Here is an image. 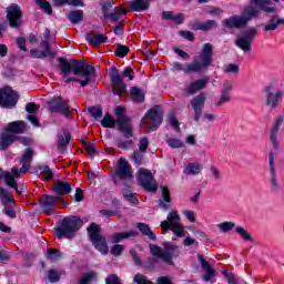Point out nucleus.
Returning <instances> with one entry per match:
<instances>
[{"label":"nucleus","instance_id":"1","mask_svg":"<svg viewBox=\"0 0 284 284\" xmlns=\"http://www.w3.org/2000/svg\"><path fill=\"white\" fill-rule=\"evenodd\" d=\"M250 4L244 6L241 14H234L222 21V26L227 30H243L247 28L250 21L258 19L261 11L272 14L276 9L272 6V0H250Z\"/></svg>","mask_w":284,"mask_h":284},{"label":"nucleus","instance_id":"2","mask_svg":"<svg viewBox=\"0 0 284 284\" xmlns=\"http://www.w3.org/2000/svg\"><path fill=\"white\" fill-rule=\"evenodd\" d=\"M59 62V68L62 72V74H70V72H73L75 77H84V80H79L78 78H68L65 80V83H80L81 88H85V85H89V83L92 81V77L97 70L93 65L88 64V62L83 60H77V59H65L64 57H60L57 59Z\"/></svg>","mask_w":284,"mask_h":284},{"label":"nucleus","instance_id":"3","mask_svg":"<svg viewBox=\"0 0 284 284\" xmlns=\"http://www.w3.org/2000/svg\"><path fill=\"white\" fill-rule=\"evenodd\" d=\"M210 65H212V44L204 43L199 58H194L193 63L186 64L184 72L186 74H190V72H203V70H207ZM172 68L176 70V72H183V64L180 62H173Z\"/></svg>","mask_w":284,"mask_h":284},{"label":"nucleus","instance_id":"4","mask_svg":"<svg viewBox=\"0 0 284 284\" xmlns=\"http://www.w3.org/2000/svg\"><path fill=\"white\" fill-rule=\"evenodd\" d=\"M83 227V220L77 215L65 216L58 227H55V234L58 239L72 240L77 232Z\"/></svg>","mask_w":284,"mask_h":284},{"label":"nucleus","instance_id":"5","mask_svg":"<svg viewBox=\"0 0 284 284\" xmlns=\"http://www.w3.org/2000/svg\"><path fill=\"white\" fill-rule=\"evenodd\" d=\"M90 243L94 250L100 252L103 256L110 253V246L108 240L101 234V226L94 222H91L87 229Z\"/></svg>","mask_w":284,"mask_h":284},{"label":"nucleus","instance_id":"6","mask_svg":"<svg viewBox=\"0 0 284 284\" xmlns=\"http://www.w3.org/2000/svg\"><path fill=\"white\" fill-rule=\"evenodd\" d=\"M265 105L271 110H276L281 103H283L284 92L283 89L276 88L275 82H270L264 87Z\"/></svg>","mask_w":284,"mask_h":284},{"label":"nucleus","instance_id":"7","mask_svg":"<svg viewBox=\"0 0 284 284\" xmlns=\"http://www.w3.org/2000/svg\"><path fill=\"white\" fill-rule=\"evenodd\" d=\"M129 179H132V165L125 158H120L118 168L111 174V181L114 185H123V181H129Z\"/></svg>","mask_w":284,"mask_h":284},{"label":"nucleus","instance_id":"8","mask_svg":"<svg viewBox=\"0 0 284 284\" xmlns=\"http://www.w3.org/2000/svg\"><path fill=\"white\" fill-rule=\"evenodd\" d=\"M115 116L119 132L122 133L124 139H132L134 130L131 124L132 120L125 115V109L123 106L115 108Z\"/></svg>","mask_w":284,"mask_h":284},{"label":"nucleus","instance_id":"9","mask_svg":"<svg viewBox=\"0 0 284 284\" xmlns=\"http://www.w3.org/2000/svg\"><path fill=\"white\" fill-rule=\"evenodd\" d=\"M48 110L51 114H62L64 119H74L72 108L61 97H54L48 102Z\"/></svg>","mask_w":284,"mask_h":284},{"label":"nucleus","instance_id":"10","mask_svg":"<svg viewBox=\"0 0 284 284\" xmlns=\"http://www.w3.org/2000/svg\"><path fill=\"white\" fill-rule=\"evenodd\" d=\"M102 14L103 18L108 21H111V23H118L119 19L122 17H126L128 10L123 9V6H120L121 10H114L113 12H110L112 8H114V4H112V1L106 0L102 4Z\"/></svg>","mask_w":284,"mask_h":284},{"label":"nucleus","instance_id":"11","mask_svg":"<svg viewBox=\"0 0 284 284\" xmlns=\"http://www.w3.org/2000/svg\"><path fill=\"white\" fill-rule=\"evenodd\" d=\"M19 103V93L10 87L0 89V108H14Z\"/></svg>","mask_w":284,"mask_h":284},{"label":"nucleus","instance_id":"12","mask_svg":"<svg viewBox=\"0 0 284 284\" xmlns=\"http://www.w3.org/2000/svg\"><path fill=\"white\" fill-rule=\"evenodd\" d=\"M110 79L113 88V94L115 97H123L128 92V85L123 82V78L116 67H112L110 70Z\"/></svg>","mask_w":284,"mask_h":284},{"label":"nucleus","instance_id":"13","mask_svg":"<svg viewBox=\"0 0 284 284\" xmlns=\"http://www.w3.org/2000/svg\"><path fill=\"white\" fill-rule=\"evenodd\" d=\"M138 183L145 192H158L159 190V184L154 181V175H152V172L148 171V169H140Z\"/></svg>","mask_w":284,"mask_h":284},{"label":"nucleus","instance_id":"14","mask_svg":"<svg viewBox=\"0 0 284 284\" xmlns=\"http://www.w3.org/2000/svg\"><path fill=\"white\" fill-rule=\"evenodd\" d=\"M256 28H251L241 32V36L236 39L235 45L243 50V52H250L252 50V42L256 38Z\"/></svg>","mask_w":284,"mask_h":284},{"label":"nucleus","instance_id":"15","mask_svg":"<svg viewBox=\"0 0 284 284\" xmlns=\"http://www.w3.org/2000/svg\"><path fill=\"white\" fill-rule=\"evenodd\" d=\"M232 92H234V82L224 80L220 83V98L215 101L214 105L221 108L225 103L232 101Z\"/></svg>","mask_w":284,"mask_h":284},{"label":"nucleus","instance_id":"16","mask_svg":"<svg viewBox=\"0 0 284 284\" xmlns=\"http://www.w3.org/2000/svg\"><path fill=\"white\" fill-rule=\"evenodd\" d=\"M40 49H31L30 58L31 59H54L57 57V51L52 50V45L48 40H42L40 42Z\"/></svg>","mask_w":284,"mask_h":284},{"label":"nucleus","instance_id":"17","mask_svg":"<svg viewBox=\"0 0 284 284\" xmlns=\"http://www.w3.org/2000/svg\"><path fill=\"white\" fill-rule=\"evenodd\" d=\"M21 19H23L21 7L17 3H11L7 8V21H9V27L19 28V26H21Z\"/></svg>","mask_w":284,"mask_h":284},{"label":"nucleus","instance_id":"18","mask_svg":"<svg viewBox=\"0 0 284 284\" xmlns=\"http://www.w3.org/2000/svg\"><path fill=\"white\" fill-rule=\"evenodd\" d=\"M270 165V183L272 194H278L281 191V184H278V173H276V166L274 165V153L268 154Z\"/></svg>","mask_w":284,"mask_h":284},{"label":"nucleus","instance_id":"19","mask_svg":"<svg viewBox=\"0 0 284 284\" xmlns=\"http://www.w3.org/2000/svg\"><path fill=\"white\" fill-rule=\"evenodd\" d=\"M206 99L205 93H200L190 101L191 108L194 110V121L196 123H199L201 116H203V108L205 106Z\"/></svg>","mask_w":284,"mask_h":284},{"label":"nucleus","instance_id":"20","mask_svg":"<svg viewBox=\"0 0 284 284\" xmlns=\"http://www.w3.org/2000/svg\"><path fill=\"white\" fill-rule=\"evenodd\" d=\"M145 119H151L154 123L151 124L150 130H158L159 125L163 123V109L161 105L155 104L145 113Z\"/></svg>","mask_w":284,"mask_h":284},{"label":"nucleus","instance_id":"21","mask_svg":"<svg viewBox=\"0 0 284 284\" xmlns=\"http://www.w3.org/2000/svg\"><path fill=\"white\" fill-rule=\"evenodd\" d=\"M164 247V263L166 265H174V258L181 256V247L169 242L163 243Z\"/></svg>","mask_w":284,"mask_h":284},{"label":"nucleus","instance_id":"22","mask_svg":"<svg viewBox=\"0 0 284 284\" xmlns=\"http://www.w3.org/2000/svg\"><path fill=\"white\" fill-rule=\"evenodd\" d=\"M59 201V197L54 195H42L38 199V203L45 214L52 216L54 214V203Z\"/></svg>","mask_w":284,"mask_h":284},{"label":"nucleus","instance_id":"23","mask_svg":"<svg viewBox=\"0 0 284 284\" xmlns=\"http://www.w3.org/2000/svg\"><path fill=\"white\" fill-rule=\"evenodd\" d=\"M206 87H207V81L205 79H200L194 82H191L184 89L185 97H192V94H196V92H201V90H205Z\"/></svg>","mask_w":284,"mask_h":284},{"label":"nucleus","instance_id":"24","mask_svg":"<svg viewBox=\"0 0 284 284\" xmlns=\"http://www.w3.org/2000/svg\"><path fill=\"white\" fill-rule=\"evenodd\" d=\"M19 139V135H14L12 133H8V131H3L0 133V151L6 152L10 148V145L14 144V141Z\"/></svg>","mask_w":284,"mask_h":284},{"label":"nucleus","instance_id":"25","mask_svg":"<svg viewBox=\"0 0 284 284\" xmlns=\"http://www.w3.org/2000/svg\"><path fill=\"white\" fill-rule=\"evenodd\" d=\"M57 196H65L72 193V184L62 180H58L52 187Z\"/></svg>","mask_w":284,"mask_h":284},{"label":"nucleus","instance_id":"26","mask_svg":"<svg viewBox=\"0 0 284 284\" xmlns=\"http://www.w3.org/2000/svg\"><path fill=\"white\" fill-rule=\"evenodd\" d=\"M284 118L280 115L275 122L273 128L271 129V143L274 150H278V131L281 130V125H283Z\"/></svg>","mask_w":284,"mask_h":284},{"label":"nucleus","instance_id":"27","mask_svg":"<svg viewBox=\"0 0 284 284\" xmlns=\"http://www.w3.org/2000/svg\"><path fill=\"white\" fill-rule=\"evenodd\" d=\"M84 39L88 41V43H90V45H93L94 48H99L108 42V36L103 33L92 34L88 32Z\"/></svg>","mask_w":284,"mask_h":284},{"label":"nucleus","instance_id":"28","mask_svg":"<svg viewBox=\"0 0 284 284\" xmlns=\"http://www.w3.org/2000/svg\"><path fill=\"white\" fill-rule=\"evenodd\" d=\"M161 196L162 199L159 200V206L161 207V210H170L172 205V193H170V187L162 186Z\"/></svg>","mask_w":284,"mask_h":284},{"label":"nucleus","instance_id":"29","mask_svg":"<svg viewBox=\"0 0 284 284\" xmlns=\"http://www.w3.org/2000/svg\"><path fill=\"white\" fill-rule=\"evenodd\" d=\"M70 141H72V134L70 131H63V134L58 138V151L60 154H63L68 151V145H70Z\"/></svg>","mask_w":284,"mask_h":284},{"label":"nucleus","instance_id":"30","mask_svg":"<svg viewBox=\"0 0 284 284\" xmlns=\"http://www.w3.org/2000/svg\"><path fill=\"white\" fill-rule=\"evenodd\" d=\"M9 134H23L26 132V122L23 121H13L8 124L4 129Z\"/></svg>","mask_w":284,"mask_h":284},{"label":"nucleus","instance_id":"31","mask_svg":"<svg viewBox=\"0 0 284 284\" xmlns=\"http://www.w3.org/2000/svg\"><path fill=\"white\" fill-rule=\"evenodd\" d=\"M197 260L202 266V270L206 272L203 277L204 281H212V278H214V271L212 270V265H210V262H207L205 257H203V255L201 254H197Z\"/></svg>","mask_w":284,"mask_h":284},{"label":"nucleus","instance_id":"32","mask_svg":"<svg viewBox=\"0 0 284 284\" xmlns=\"http://www.w3.org/2000/svg\"><path fill=\"white\" fill-rule=\"evenodd\" d=\"M166 219L168 221L161 222V227L163 232H168L170 227H172L173 225H176V223L181 221V217L179 216V213L176 211H172L171 213H169Z\"/></svg>","mask_w":284,"mask_h":284},{"label":"nucleus","instance_id":"33","mask_svg":"<svg viewBox=\"0 0 284 284\" xmlns=\"http://www.w3.org/2000/svg\"><path fill=\"white\" fill-rule=\"evenodd\" d=\"M138 232L134 230H130L126 232H119V233H114L111 236L112 243H121V241H125L128 239H136L138 236Z\"/></svg>","mask_w":284,"mask_h":284},{"label":"nucleus","instance_id":"34","mask_svg":"<svg viewBox=\"0 0 284 284\" xmlns=\"http://www.w3.org/2000/svg\"><path fill=\"white\" fill-rule=\"evenodd\" d=\"M130 9L131 12H145V10H150V0H132Z\"/></svg>","mask_w":284,"mask_h":284},{"label":"nucleus","instance_id":"35","mask_svg":"<svg viewBox=\"0 0 284 284\" xmlns=\"http://www.w3.org/2000/svg\"><path fill=\"white\" fill-rule=\"evenodd\" d=\"M129 99H131L133 103H143V101H145V92L139 87H132L129 91Z\"/></svg>","mask_w":284,"mask_h":284},{"label":"nucleus","instance_id":"36","mask_svg":"<svg viewBox=\"0 0 284 284\" xmlns=\"http://www.w3.org/2000/svg\"><path fill=\"white\" fill-rule=\"evenodd\" d=\"M136 229L142 236H146L150 241H156V234H154V231L146 223L138 222Z\"/></svg>","mask_w":284,"mask_h":284},{"label":"nucleus","instance_id":"37","mask_svg":"<svg viewBox=\"0 0 284 284\" xmlns=\"http://www.w3.org/2000/svg\"><path fill=\"white\" fill-rule=\"evenodd\" d=\"M67 19L71 21L73 26L81 23V21H83V10L70 11L67 16Z\"/></svg>","mask_w":284,"mask_h":284},{"label":"nucleus","instance_id":"38","mask_svg":"<svg viewBox=\"0 0 284 284\" xmlns=\"http://www.w3.org/2000/svg\"><path fill=\"white\" fill-rule=\"evenodd\" d=\"M2 178H4L6 184L11 187V190H16V192H19V183H17V180L14 176H12V173L4 171L2 172Z\"/></svg>","mask_w":284,"mask_h":284},{"label":"nucleus","instance_id":"39","mask_svg":"<svg viewBox=\"0 0 284 284\" xmlns=\"http://www.w3.org/2000/svg\"><path fill=\"white\" fill-rule=\"evenodd\" d=\"M211 28H214V20H207L206 22H199L192 24V30H202L203 32H207V30H211Z\"/></svg>","mask_w":284,"mask_h":284},{"label":"nucleus","instance_id":"40","mask_svg":"<svg viewBox=\"0 0 284 284\" xmlns=\"http://www.w3.org/2000/svg\"><path fill=\"white\" fill-rule=\"evenodd\" d=\"M38 170L40 171V174L47 175L44 178L45 183H48L54 179V173L52 172V169H50V166L48 164L38 165Z\"/></svg>","mask_w":284,"mask_h":284},{"label":"nucleus","instance_id":"41","mask_svg":"<svg viewBox=\"0 0 284 284\" xmlns=\"http://www.w3.org/2000/svg\"><path fill=\"white\" fill-rule=\"evenodd\" d=\"M102 128L114 129L116 128V120L110 113H105L103 119L101 120Z\"/></svg>","mask_w":284,"mask_h":284},{"label":"nucleus","instance_id":"42","mask_svg":"<svg viewBox=\"0 0 284 284\" xmlns=\"http://www.w3.org/2000/svg\"><path fill=\"white\" fill-rule=\"evenodd\" d=\"M235 232L236 234H240L241 239H243V241H245L246 243H254V237L252 236V234H250V232L244 230L243 226H236Z\"/></svg>","mask_w":284,"mask_h":284},{"label":"nucleus","instance_id":"43","mask_svg":"<svg viewBox=\"0 0 284 284\" xmlns=\"http://www.w3.org/2000/svg\"><path fill=\"white\" fill-rule=\"evenodd\" d=\"M150 252L152 254V256H155L156 258H161L164 262V257H165V251H163V248H161V246H156L154 244H150Z\"/></svg>","mask_w":284,"mask_h":284},{"label":"nucleus","instance_id":"44","mask_svg":"<svg viewBox=\"0 0 284 284\" xmlns=\"http://www.w3.org/2000/svg\"><path fill=\"white\" fill-rule=\"evenodd\" d=\"M84 152L89 155V159L93 160L97 154H99V151H97V145L92 142H85L84 143Z\"/></svg>","mask_w":284,"mask_h":284},{"label":"nucleus","instance_id":"45","mask_svg":"<svg viewBox=\"0 0 284 284\" xmlns=\"http://www.w3.org/2000/svg\"><path fill=\"white\" fill-rule=\"evenodd\" d=\"M34 156V150L32 148H27L20 158V163H32V159Z\"/></svg>","mask_w":284,"mask_h":284},{"label":"nucleus","instance_id":"46","mask_svg":"<svg viewBox=\"0 0 284 284\" xmlns=\"http://www.w3.org/2000/svg\"><path fill=\"white\" fill-rule=\"evenodd\" d=\"M216 227L220 230V232L227 234L229 232H232L234 227H236V223L226 221L217 224Z\"/></svg>","mask_w":284,"mask_h":284},{"label":"nucleus","instance_id":"47","mask_svg":"<svg viewBox=\"0 0 284 284\" xmlns=\"http://www.w3.org/2000/svg\"><path fill=\"white\" fill-rule=\"evenodd\" d=\"M201 164H196V163H190L185 169H184V174H200L201 173Z\"/></svg>","mask_w":284,"mask_h":284},{"label":"nucleus","instance_id":"48","mask_svg":"<svg viewBox=\"0 0 284 284\" xmlns=\"http://www.w3.org/2000/svg\"><path fill=\"white\" fill-rule=\"evenodd\" d=\"M36 3L45 14H52V4H50L48 0H36Z\"/></svg>","mask_w":284,"mask_h":284},{"label":"nucleus","instance_id":"49","mask_svg":"<svg viewBox=\"0 0 284 284\" xmlns=\"http://www.w3.org/2000/svg\"><path fill=\"white\" fill-rule=\"evenodd\" d=\"M130 54V47L119 44L115 49V57H119V59H124V57H128Z\"/></svg>","mask_w":284,"mask_h":284},{"label":"nucleus","instance_id":"50","mask_svg":"<svg viewBox=\"0 0 284 284\" xmlns=\"http://www.w3.org/2000/svg\"><path fill=\"white\" fill-rule=\"evenodd\" d=\"M223 71L225 74H239V72H241V68L236 63H230L224 65Z\"/></svg>","mask_w":284,"mask_h":284},{"label":"nucleus","instance_id":"51","mask_svg":"<svg viewBox=\"0 0 284 284\" xmlns=\"http://www.w3.org/2000/svg\"><path fill=\"white\" fill-rule=\"evenodd\" d=\"M278 29V22L276 20V16H273L270 20L268 23L264 26V31L265 32H272L274 30Z\"/></svg>","mask_w":284,"mask_h":284},{"label":"nucleus","instance_id":"52","mask_svg":"<svg viewBox=\"0 0 284 284\" xmlns=\"http://www.w3.org/2000/svg\"><path fill=\"white\" fill-rule=\"evenodd\" d=\"M97 278V272L84 273L79 280V284H90Z\"/></svg>","mask_w":284,"mask_h":284},{"label":"nucleus","instance_id":"53","mask_svg":"<svg viewBox=\"0 0 284 284\" xmlns=\"http://www.w3.org/2000/svg\"><path fill=\"white\" fill-rule=\"evenodd\" d=\"M88 112L95 120H99L101 116H103V109L101 106H91L88 109Z\"/></svg>","mask_w":284,"mask_h":284},{"label":"nucleus","instance_id":"54","mask_svg":"<svg viewBox=\"0 0 284 284\" xmlns=\"http://www.w3.org/2000/svg\"><path fill=\"white\" fill-rule=\"evenodd\" d=\"M47 257L49 258V261L55 262V261H59V258H61V253L57 248H49L47 253Z\"/></svg>","mask_w":284,"mask_h":284},{"label":"nucleus","instance_id":"55","mask_svg":"<svg viewBox=\"0 0 284 284\" xmlns=\"http://www.w3.org/2000/svg\"><path fill=\"white\" fill-rule=\"evenodd\" d=\"M48 278L50 283H59L61 281V275L59 274V272H57V270L51 268L48 272Z\"/></svg>","mask_w":284,"mask_h":284},{"label":"nucleus","instance_id":"56","mask_svg":"<svg viewBox=\"0 0 284 284\" xmlns=\"http://www.w3.org/2000/svg\"><path fill=\"white\" fill-rule=\"evenodd\" d=\"M158 263H159V258L149 257L146 261H144L143 267H144V270H154V267H156Z\"/></svg>","mask_w":284,"mask_h":284},{"label":"nucleus","instance_id":"57","mask_svg":"<svg viewBox=\"0 0 284 284\" xmlns=\"http://www.w3.org/2000/svg\"><path fill=\"white\" fill-rule=\"evenodd\" d=\"M166 143H168L169 148H172L173 150L183 148V145H184L183 141L175 139V138H170L166 141Z\"/></svg>","mask_w":284,"mask_h":284},{"label":"nucleus","instance_id":"58","mask_svg":"<svg viewBox=\"0 0 284 284\" xmlns=\"http://www.w3.org/2000/svg\"><path fill=\"white\" fill-rule=\"evenodd\" d=\"M134 283L138 284H154V282L148 280V277L141 273L135 274L133 277Z\"/></svg>","mask_w":284,"mask_h":284},{"label":"nucleus","instance_id":"59","mask_svg":"<svg viewBox=\"0 0 284 284\" xmlns=\"http://www.w3.org/2000/svg\"><path fill=\"white\" fill-rule=\"evenodd\" d=\"M222 274L229 284H239V280H236V275H234V273H230L224 270L222 271Z\"/></svg>","mask_w":284,"mask_h":284},{"label":"nucleus","instance_id":"60","mask_svg":"<svg viewBox=\"0 0 284 284\" xmlns=\"http://www.w3.org/2000/svg\"><path fill=\"white\" fill-rule=\"evenodd\" d=\"M148 148H150V141L148 140V136H142L139 142L140 152H142V154L148 152Z\"/></svg>","mask_w":284,"mask_h":284},{"label":"nucleus","instance_id":"61","mask_svg":"<svg viewBox=\"0 0 284 284\" xmlns=\"http://www.w3.org/2000/svg\"><path fill=\"white\" fill-rule=\"evenodd\" d=\"M41 105L34 103V102H29L26 104V111L28 114H37L38 110H40Z\"/></svg>","mask_w":284,"mask_h":284},{"label":"nucleus","instance_id":"62","mask_svg":"<svg viewBox=\"0 0 284 284\" xmlns=\"http://www.w3.org/2000/svg\"><path fill=\"white\" fill-rule=\"evenodd\" d=\"M169 230H171V232H173V234H175V236H178L179 239L185 236V231L176 224H174L173 226H170Z\"/></svg>","mask_w":284,"mask_h":284},{"label":"nucleus","instance_id":"63","mask_svg":"<svg viewBox=\"0 0 284 284\" xmlns=\"http://www.w3.org/2000/svg\"><path fill=\"white\" fill-rule=\"evenodd\" d=\"M123 245L114 244L113 246H111V254L112 256H121L123 254Z\"/></svg>","mask_w":284,"mask_h":284},{"label":"nucleus","instance_id":"64","mask_svg":"<svg viewBox=\"0 0 284 284\" xmlns=\"http://www.w3.org/2000/svg\"><path fill=\"white\" fill-rule=\"evenodd\" d=\"M133 143L134 142L132 140L121 141L118 143V148L119 150H132Z\"/></svg>","mask_w":284,"mask_h":284}]
</instances>
